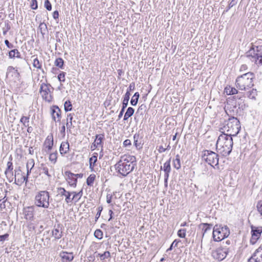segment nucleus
Here are the masks:
<instances>
[{
	"label": "nucleus",
	"mask_w": 262,
	"mask_h": 262,
	"mask_svg": "<svg viewBox=\"0 0 262 262\" xmlns=\"http://www.w3.org/2000/svg\"><path fill=\"white\" fill-rule=\"evenodd\" d=\"M136 164L135 156L124 155L121 157L120 160L115 165V167L118 173L125 177L133 171Z\"/></svg>",
	"instance_id": "nucleus-1"
},
{
	"label": "nucleus",
	"mask_w": 262,
	"mask_h": 262,
	"mask_svg": "<svg viewBox=\"0 0 262 262\" xmlns=\"http://www.w3.org/2000/svg\"><path fill=\"white\" fill-rule=\"evenodd\" d=\"M233 145L232 137L223 132L218 137L216 144V149L223 156L227 157L231 152Z\"/></svg>",
	"instance_id": "nucleus-2"
},
{
	"label": "nucleus",
	"mask_w": 262,
	"mask_h": 262,
	"mask_svg": "<svg viewBox=\"0 0 262 262\" xmlns=\"http://www.w3.org/2000/svg\"><path fill=\"white\" fill-rule=\"evenodd\" d=\"M255 75L252 72H248L238 76L235 81L236 87L240 90L246 91L254 86L253 79Z\"/></svg>",
	"instance_id": "nucleus-3"
},
{
	"label": "nucleus",
	"mask_w": 262,
	"mask_h": 262,
	"mask_svg": "<svg viewBox=\"0 0 262 262\" xmlns=\"http://www.w3.org/2000/svg\"><path fill=\"white\" fill-rule=\"evenodd\" d=\"M221 129L223 130L222 133L227 132V133L226 135L228 136L232 137L236 136L241 129L240 122L237 118L231 117L228 119L226 125Z\"/></svg>",
	"instance_id": "nucleus-4"
},
{
	"label": "nucleus",
	"mask_w": 262,
	"mask_h": 262,
	"mask_svg": "<svg viewBox=\"0 0 262 262\" xmlns=\"http://www.w3.org/2000/svg\"><path fill=\"white\" fill-rule=\"evenodd\" d=\"M202 158L212 167L219 168V155L215 152L209 150H204L202 151Z\"/></svg>",
	"instance_id": "nucleus-5"
},
{
	"label": "nucleus",
	"mask_w": 262,
	"mask_h": 262,
	"mask_svg": "<svg viewBox=\"0 0 262 262\" xmlns=\"http://www.w3.org/2000/svg\"><path fill=\"white\" fill-rule=\"evenodd\" d=\"M50 194L48 191H40L35 197V204L39 207L48 208L50 205Z\"/></svg>",
	"instance_id": "nucleus-6"
},
{
	"label": "nucleus",
	"mask_w": 262,
	"mask_h": 262,
	"mask_svg": "<svg viewBox=\"0 0 262 262\" xmlns=\"http://www.w3.org/2000/svg\"><path fill=\"white\" fill-rule=\"evenodd\" d=\"M230 234V230L227 226L222 227L216 225L213 229V238L214 241L218 242L227 237Z\"/></svg>",
	"instance_id": "nucleus-7"
},
{
	"label": "nucleus",
	"mask_w": 262,
	"mask_h": 262,
	"mask_svg": "<svg viewBox=\"0 0 262 262\" xmlns=\"http://www.w3.org/2000/svg\"><path fill=\"white\" fill-rule=\"evenodd\" d=\"M258 47L252 46L250 49L246 52V56L252 62L256 64L262 65V53H258Z\"/></svg>",
	"instance_id": "nucleus-8"
},
{
	"label": "nucleus",
	"mask_w": 262,
	"mask_h": 262,
	"mask_svg": "<svg viewBox=\"0 0 262 262\" xmlns=\"http://www.w3.org/2000/svg\"><path fill=\"white\" fill-rule=\"evenodd\" d=\"M47 80L46 82H42L40 89L39 93L41 94L43 99L48 102H51L53 97L51 93L53 92L54 88L50 83H47Z\"/></svg>",
	"instance_id": "nucleus-9"
},
{
	"label": "nucleus",
	"mask_w": 262,
	"mask_h": 262,
	"mask_svg": "<svg viewBox=\"0 0 262 262\" xmlns=\"http://www.w3.org/2000/svg\"><path fill=\"white\" fill-rule=\"evenodd\" d=\"M35 165L34 160L33 159H30L28 160L26 165L27 168V174H25L20 178H18L17 180H15L14 183L18 185L21 186L24 182L26 184L28 182V178L30 173H31V170L33 169Z\"/></svg>",
	"instance_id": "nucleus-10"
},
{
	"label": "nucleus",
	"mask_w": 262,
	"mask_h": 262,
	"mask_svg": "<svg viewBox=\"0 0 262 262\" xmlns=\"http://www.w3.org/2000/svg\"><path fill=\"white\" fill-rule=\"evenodd\" d=\"M229 253V248L222 242V245L215 250L212 252V257L216 260L221 261L224 259Z\"/></svg>",
	"instance_id": "nucleus-11"
},
{
	"label": "nucleus",
	"mask_w": 262,
	"mask_h": 262,
	"mask_svg": "<svg viewBox=\"0 0 262 262\" xmlns=\"http://www.w3.org/2000/svg\"><path fill=\"white\" fill-rule=\"evenodd\" d=\"M251 238L250 242L252 245H254L257 241L259 238L262 233V226H251Z\"/></svg>",
	"instance_id": "nucleus-12"
},
{
	"label": "nucleus",
	"mask_w": 262,
	"mask_h": 262,
	"mask_svg": "<svg viewBox=\"0 0 262 262\" xmlns=\"http://www.w3.org/2000/svg\"><path fill=\"white\" fill-rule=\"evenodd\" d=\"M52 119L55 122H60L61 111L57 105H53L50 108Z\"/></svg>",
	"instance_id": "nucleus-13"
},
{
	"label": "nucleus",
	"mask_w": 262,
	"mask_h": 262,
	"mask_svg": "<svg viewBox=\"0 0 262 262\" xmlns=\"http://www.w3.org/2000/svg\"><path fill=\"white\" fill-rule=\"evenodd\" d=\"M57 192L61 196H65V202L67 204L72 203L73 198H71V192L67 191L63 187L57 188Z\"/></svg>",
	"instance_id": "nucleus-14"
},
{
	"label": "nucleus",
	"mask_w": 262,
	"mask_h": 262,
	"mask_svg": "<svg viewBox=\"0 0 262 262\" xmlns=\"http://www.w3.org/2000/svg\"><path fill=\"white\" fill-rule=\"evenodd\" d=\"M64 174L66 177V180L68 181L69 184L72 187H76L77 179L76 178L75 173H73L70 171H66L64 172Z\"/></svg>",
	"instance_id": "nucleus-15"
},
{
	"label": "nucleus",
	"mask_w": 262,
	"mask_h": 262,
	"mask_svg": "<svg viewBox=\"0 0 262 262\" xmlns=\"http://www.w3.org/2000/svg\"><path fill=\"white\" fill-rule=\"evenodd\" d=\"M23 214L24 217L27 221L34 220V208L33 206H29L24 208Z\"/></svg>",
	"instance_id": "nucleus-16"
},
{
	"label": "nucleus",
	"mask_w": 262,
	"mask_h": 262,
	"mask_svg": "<svg viewBox=\"0 0 262 262\" xmlns=\"http://www.w3.org/2000/svg\"><path fill=\"white\" fill-rule=\"evenodd\" d=\"M13 163L11 160L7 162V168L5 171V174H6L7 179L9 180V182H11L13 179Z\"/></svg>",
	"instance_id": "nucleus-17"
},
{
	"label": "nucleus",
	"mask_w": 262,
	"mask_h": 262,
	"mask_svg": "<svg viewBox=\"0 0 262 262\" xmlns=\"http://www.w3.org/2000/svg\"><path fill=\"white\" fill-rule=\"evenodd\" d=\"M59 256L61 258L62 262H71L74 259V255L72 252L62 251L59 253Z\"/></svg>",
	"instance_id": "nucleus-18"
},
{
	"label": "nucleus",
	"mask_w": 262,
	"mask_h": 262,
	"mask_svg": "<svg viewBox=\"0 0 262 262\" xmlns=\"http://www.w3.org/2000/svg\"><path fill=\"white\" fill-rule=\"evenodd\" d=\"M7 77L11 75L12 77H13L16 79H18L20 77V74L17 69H15L12 66H9L7 68Z\"/></svg>",
	"instance_id": "nucleus-19"
},
{
	"label": "nucleus",
	"mask_w": 262,
	"mask_h": 262,
	"mask_svg": "<svg viewBox=\"0 0 262 262\" xmlns=\"http://www.w3.org/2000/svg\"><path fill=\"white\" fill-rule=\"evenodd\" d=\"M129 98L127 97V96H123V101H122V108L120 112V113L118 115V120L120 119L122 117L123 113L124 112L125 109L127 107L128 103Z\"/></svg>",
	"instance_id": "nucleus-20"
},
{
	"label": "nucleus",
	"mask_w": 262,
	"mask_h": 262,
	"mask_svg": "<svg viewBox=\"0 0 262 262\" xmlns=\"http://www.w3.org/2000/svg\"><path fill=\"white\" fill-rule=\"evenodd\" d=\"M69 147V143L68 141L62 142L59 147L60 154L62 156L67 154L70 149Z\"/></svg>",
	"instance_id": "nucleus-21"
},
{
	"label": "nucleus",
	"mask_w": 262,
	"mask_h": 262,
	"mask_svg": "<svg viewBox=\"0 0 262 262\" xmlns=\"http://www.w3.org/2000/svg\"><path fill=\"white\" fill-rule=\"evenodd\" d=\"M213 224L209 223H201L199 225V228L202 229V237H203L206 233L208 231L211 230Z\"/></svg>",
	"instance_id": "nucleus-22"
},
{
	"label": "nucleus",
	"mask_w": 262,
	"mask_h": 262,
	"mask_svg": "<svg viewBox=\"0 0 262 262\" xmlns=\"http://www.w3.org/2000/svg\"><path fill=\"white\" fill-rule=\"evenodd\" d=\"M38 224L37 221H35L34 220H29L27 223V227L29 231L31 232H36V227Z\"/></svg>",
	"instance_id": "nucleus-23"
},
{
	"label": "nucleus",
	"mask_w": 262,
	"mask_h": 262,
	"mask_svg": "<svg viewBox=\"0 0 262 262\" xmlns=\"http://www.w3.org/2000/svg\"><path fill=\"white\" fill-rule=\"evenodd\" d=\"M146 110V106L144 104H142L139 106L135 117V120L137 119V118L140 116H143Z\"/></svg>",
	"instance_id": "nucleus-24"
},
{
	"label": "nucleus",
	"mask_w": 262,
	"mask_h": 262,
	"mask_svg": "<svg viewBox=\"0 0 262 262\" xmlns=\"http://www.w3.org/2000/svg\"><path fill=\"white\" fill-rule=\"evenodd\" d=\"M45 145H46V147L48 149V151L52 149L53 146V137L52 136L50 137V136L47 137L45 142Z\"/></svg>",
	"instance_id": "nucleus-25"
},
{
	"label": "nucleus",
	"mask_w": 262,
	"mask_h": 262,
	"mask_svg": "<svg viewBox=\"0 0 262 262\" xmlns=\"http://www.w3.org/2000/svg\"><path fill=\"white\" fill-rule=\"evenodd\" d=\"M104 139V135H96L95 136V142L96 143V145L103 147V141Z\"/></svg>",
	"instance_id": "nucleus-26"
},
{
	"label": "nucleus",
	"mask_w": 262,
	"mask_h": 262,
	"mask_svg": "<svg viewBox=\"0 0 262 262\" xmlns=\"http://www.w3.org/2000/svg\"><path fill=\"white\" fill-rule=\"evenodd\" d=\"M172 164L174 168L177 170H179L181 168V164L180 156L178 154L176 156V158L173 159Z\"/></svg>",
	"instance_id": "nucleus-27"
},
{
	"label": "nucleus",
	"mask_w": 262,
	"mask_h": 262,
	"mask_svg": "<svg viewBox=\"0 0 262 262\" xmlns=\"http://www.w3.org/2000/svg\"><path fill=\"white\" fill-rule=\"evenodd\" d=\"M135 113V110L134 108L132 107H129L127 108L126 112L125 113L123 120L126 121L128 119V118L132 117Z\"/></svg>",
	"instance_id": "nucleus-28"
},
{
	"label": "nucleus",
	"mask_w": 262,
	"mask_h": 262,
	"mask_svg": "<svg viewBox=\"0 0 262 262\" xmlns=\"http://www.w3.org/2000/svg\"><path fill=\"white\" fill-rule=\"evenodd\" d=\"M8 56L9 58H14L15 57L21 58L20 53L17 49H12L9 51Z\"/></svg>",
	"instance_id": "nucleus-29"
},
{
	"label": "nucleus",
	"mask_w": 262,
	"mask_h": 262,
	"mask_svg": "<svg viewBox=\"0 0 262 262\" xmlns=\"http://www.w3.org/2000/svg\"><path fill=\"white\" fill-rule=\"evenodd\" d=\"M171 158H170L166 162L164 163L163 167L161 166L160 169H163L164 172H171L170 166Z\"/></svg>",
	"instance_id": "nucleus-30"
},
{
	"label": "nucleus",
	"mask_w": 262,
	"mask_h": 262,
	"mask_svg": "<svg viewBox=\"0 0 262 262\" xmlns=\"http://www.w3.org/2000/svg\"><path fill=\"white\" fill-rule=\"evenodd\" d=\"M58 228H55L52 231V235L56 239H58L60 238L62 236V232L61 231L59 232V230L58 228L59 227V225H58Z\"/></svg>",
	"instance_id": "nucleus-31"
},
{
	"label": "nucleus",
	"mask_w": 262,
	"mask_h": 262,
	"mask_svg": "<svg viewBox=\"0 0 262 262\" xmlns=\"http://www.w3.org/2000/svg\"><path fill=\"white\" fill-rule=\"evenodd\" d=\"M97 153L95 152L93 156L89 159L90 167L92 169L93 168L96 162L97 161Z\"/></svg>",
	"instance_id": "nucleus-32"
},
{
	"label": "nucleus",
	"mask_w": 262,
	"mask_h": 262,
	"mask_svg": "<svg viewBox=\"0 0 262 262\" xmlns=\"http://www.w3.org/2000/svg\"><path fill=\"white\" fill-rule=\"evenodd\" d=\"M73 194V197L72 198H73V200H75V202H77L79 201L83 194V191L82 189H81L79 192H76V191H72L71 192V195Z\"/></svg>",
	"instance_id": "nucleus-33"
},
{
	"label": "nucleus",
	"mask_w": 262,
	"mask_h": 262,
	"mask_svg": "<svg viewBox=\"0 0 262 262\" xmlns=\"http://www.w3.org/2000/svg\"><path fill=\"white\" fill-rule=\"evenodd\" d=\"M224 92L227 94V95H234L238 93V91L234 88L227 86L225 88L224 90Z\"/></svg>",
	"instance_id": "nucleus-34"
},
{
	"label": "nucleus",
	"mask_w": 262,
	"mask_h": 262,
	"mask_svg": "<svg viewBox=\"0 0 262 262\" xmlns=\"http://www.w3.org/2000/svg\"><path fill=\"white\" fill-rule=\"evenodd\" d=\"M140 97L139 92H136L130 100V104L133 106H136L138 102Z\"/></svg>",
	"instance_id": "nucleus-35"
},
{
	"label": "nucleus",
	"mask_w": 262,
	"mask_h": 262,
	"mask_svg": "<svg viewBox=\"0 0 262 262\" xmlns=\"http://www.w3.org/2000/svg\"><path fill=\"white\" fill-rule=\"evenodd\" d=\"M95 254L96 255L97 257H99L101 260H103L105 258L111 257V254L109 251H105L103 253H97L96 252H95Z\"/></svg>",
	"instance_id": "nucleus-36"
},
{
	"label": "nucleus",
	"mask_w": 262,
	"mask_h": 262,
	"mask_svg": "<svg viewBox=\"0 0 262 262\" xmlns=\"http://www.w3.org/2000/svg\"><path fill=\"white\" fill-rule=\"evenodd\" d=\"M73 115L72 114H69L67 115V122L66 126L67 127V129H70L72 126V120H73Z\"/></svg>",
	"instance_id": "nucleus-37"
},
{
	"label": "nucleus",
	"mask_w": 262,
	"mask_h": 262,
	"mask_svg": "<svg viewBox=\"0 0 262 262\" xmlns=\"http://www.w3.org/2000/svg\"><path fill=\"white\" fill-rule=\"evenodd\" d=\"M29 120H30V116H23L20 119V122L25 127L28 126L29 125Z\"/></svg>",
	"instance_id": "nucleus-38"
},
{
	"label": "nucleus",
	"mask_w": 262,
	"mask_h": 262,
	"mask_svg": "<svg viewBox=\"0 0 262 262\" xmlns=\"http://www.w3.org/2000/svg\"><path fill=\"white\" fill-rule=\"evenodd\" d=\"M11 23L9 20L5 21V26L3 28V34L6 35L9 30L11 29Z\"/></svg>",
	"instance_id": "nucleus-39"
},
{
	"label": "nucleus",
	"mask_w": 262,
	"mask_h": 262,
	"mask_svg": "<svg viewBox=\"0 0 262 262\" xmlns=\"http://www.w3.org/2000/svg\"><path fill=\"white\" fill-rule=\"evenodd\" d=\"M96 178L95 174H91L86 179V184L89 186H93Z\"/></svg>",
	"instance_id": "nucleus-40"
},
{
	"label": "nucleus",
	"mask_w": 262,
	"mask_h": 262,
	"mask_svg": "<svg viewBox=\"0 0 262 262\" xmlns=\"http://www.w3.org/2000/svg\"><path fill=\"white\" fill-rule=\"evenodd\" d=\"M54 64L60 69H63L64 60L60 57L57 58L55 61Z\"/></svg>",
	"instance_id": "nucleus-41"
},
{
	"label": "nucleus",
	"mask_w": 262,
	"mask_h": 262,
	"mask_svg": "<svg viewBox=\"0 0 262 262\" xmlns=\"http://www.w3.org/2000/svg\"><path fill=\"white\" fill-rule=\"evenodd\" d=\"M135 88V84L134 82H132L129 86L128 87L127 89V91H126V92L125 93V95H124V96H127V97H128V98H130V92L134 90Z\"/></svg>",
	"instance_id": "nucleus-42"
},
{
	"label": "nucleus",
	"mask_w": 262,
	"mask_h": 262,
	"mask_svg": "<svg viewBox=\"0 0 262 262\" xmlns=\"http://www.w3.org/2000/svg\"><path fill=\"white\" fill-rule=\"evenodd\" d=\"M140 137L139 134H135L134 135V144L137 148H140L142 147L141 143L138 142V139Z\"/></svg>",
	"instance_id": "nucleus-43"
},
{
	"label": "nucleus",
	"mask_w": 262,
	"mask_h": 262,
	"mask_svg": "<svg viewBox=\"0 0 262 262\" xmlns=\"http://www.w3.org/2000/svg\"><path fill=\"white\" fill-rule=\"evenodd\" d=\"M14 171H15V173H14L15 180H17V179L18 178H20L21 176L23 177L25 174L24 172L22 173L20 167H18L17 168H16L15 169Z\"/></svg>",
	"instance_id": "nucleus-44"
},
{
	"label": "nucleus",
	"mask_w": 262,
	"mask_h": 262,
	"mask_svg": "<svg viewBox=\"0 0 262 262\" xmlns=\"http://www.w3.org/2000/svg\"><path fill=\"white\" fill-rule=\"evenodd\" d=\"M64 109L66 112L71 111L72 109V105L70 100H67L64 103Z\"/></svg>",
	"instance_id": "nucleus-45"
},
{
	"label": "nucleus",
	"mask_w": 262,
	"mask_h": 262,
	"mask_svg": "<svg viewBox=\"0 0 262 262\" xmlns=\"http://www.w3.org/2000/svg\"><path fill=\"white\" fill-rule=\"evenodd\" d=\"M57 152L56 151L54 152L51 154L49 156V160L50 161L55 164L57 162Z\"/></svg>",
	"instance_id": "nucleus-46"
},
{
	"label": "nucleus",
	"mask_w": 262,
	"mask_h": 262,
	"mask_svg": "<svg viewBox=\"0 0 262 262\" xmlns=\"http://www.w3.org/2000/svg\"><path fill=\"white\" fill-rule=\"evenodd\" d=\"M94 236L96 238L101 239L103 238V232L100 229H97L94 232Z\"/></svg>",
	"instance_id": "nucleus-47"
},
{
	"label": "nucleus",
	"mask_w": 262,
	"mask_h": 262,
	"mask_svg": "<svg viewBox=\"0 0 262 262\" xmlns=\"http://www.w3.org/2000/svg\"><path fill=\"white\" fill-rule=\"evenodd\" d=\"M33 66L34 68H37L38 69H41V64L40 63L39 60L37 57H35L33 60Z\"/></svg>",
	"instance_id": "nucleus-48"
},
{
	"label": "nucleus",
	"mask_w": 262,
	"mask_h": 262,
	"mask_svg": "<svg viewBox=\"0 0 262 262\" xmlns=\"http://www.w3.org/2000/svg\"><path fill=\"white\" fill-rule=\"evenodd\" d=\"M39 28L40 30V32L42 35L45 34V33L43 32V31H47V26L44 23H41L39 26Z\"/></svg>",
	"instance_id": "nucleus-49"
},
{
	"label": "nucleus",
	"mask_w": 262,
	"mask_h": 262,
	"mask_svg": "<svg viewBox=\"0 0 262 262\" xmlns=\"http://www.w3.org/2000/svg\"><path fill=\"white\" fill-rule=\"evenodd\" d=\"M186 230L185 229H179L178 231V235L180 238H185L186 236Z\"/></svg>",
	"instance_id": "nucleus-50"
},
{
	"label": "nucleus",
	"mask_w": 262,
	"mask_h": 262,
	"mask_svg": "<svg viewBox=\"0 0 262 262\" xmlns=\"http://www.w3.org/2000/svg\"><path fill=\"white\" fill-rule=\"evenodd\" d=\"M66 73L64 72H61L57 76L58 80L61 82L65 81V76Z\"/></svg>",
	"instance_id": "nucleus-51"
},
{
	"label": "nucleus",
	"mask_w": 262,
	"mask_h": 262,
	"mask_svg": "<svg viewBox=\"0 0 262 262\" xmlns=\"http://www.w3.org/2000/svg\"><path fill=\"white\" fill-rule=\"evenodd\" d=\"M180 241L179 239H175L172 243V244H171V245L170 246L169 248L167 249V250H166L167 252L169 251H171L172 250L173 248V247H177L178 246V244L179 243V242H180Z\"/></svg>",
	"instance_id": "nucleus-52"
},
{
	"label": "nucleus",
	"mask_w": 262,
	"mask_h": 262,
	"mask_svg": "<svg viewBox=\"0 0 262 262\" xmlns=\"http://www.w3.org/2000/svg\"><path fill=\"white\" fill-rule=\"evenodd\" d=\"M170 172H164V187L167 188L168 186V180Z\"/></svg>",
	"instance_id": "nucleus-53"
},
{
	"label": "nucleus",
	"mask_w": 262,
	"mask_h": 262,
	"mask_svg": "<svg viewBox=\"0 0 262 262\" xmlns=\"http://www.w3.org/2000/svg\"><path fill=\"white\" fill-rule=\"evenodd\" d=\"M45 166V164L42 163L41 164V166L42 167H41V169L42 170V172L46 174L47 175L49 178H50L51 177V174H49V171H48V168L47 167H46V166Z\"/></svg>",
	"instance_id": "nucleus-54"
},
{
	"label": "nucleus",
	"mask_w": 262,
	"mask_h": 262,
	"mask_svg": "<svg viewBox=\"0 0 262 262\" xmlns=\"http://www.w3.org/2000/svg\"><path fill=\"white\" fill-rule=\"evenodd\" d=\"M44 6L48 11H51L52 10V5L49 0H45Z\"/></svg>",
	"instance_id": "nucleus-55"
},
{
	"label": "nucleus",
	"mask_w": 262,
	"mask_h": 262,
	"mask_svg": "<svg viewBox=\"0 0 262 262\" xmlns=\"http://www.w3.org/2000/svg\"><path fill=\"white\" fill-rule=\"evenodd\" d=\"M237 3V2L235 0H232L229 4L228 7L226 10L224 11V12H228L233 6H234Z\"/></svg>",
	"instance_id": "nucleus-56"
},
{
	"label": "nucleus",
	"mask_w": 262,
	"mask_h": 262,
	"mask_svg": "<svg viewBox=\"0 0 262 262\" xmlns=\"http://www.w3.org/2000/svg\"><path fill=\"white\" fill-rule=\"evenodd\" d=\"M102 210H103V207L101 206H99L97 208V212L96 216H95V221H97L98 220V219L99 218V217L100 216Z\"/></svg>",
	"instance_id": "nucleus-57"
},
{
	"label": "nucleus",
	"mask_w": 262,
	"mask_h": 262,
	"mask_svg": "<svg viewBox=\"0 0 262 262\" xmlns=\"http://www.w3.org/2000/svg\"><path fill=\"white\" fill-rule=\"evenodd\" d=\"M258 253H256V250L252 254V257H253V262H261L260 258H259L258 256Z\"/></svg>",
	"instance_id": "nucleus-58"
},
{
	"label": "nucleus",
	"mask_w": 262,
	"mask_h": 262,
	"mask_svg": "<svg viewBox=\"0 0 262 262\" xmlns=\"http://www.w3.org/2000/svg\"><path fill=\"white\" fill-rule=\"evenodd\" d=\"M31 9L36 10L38 8L37 0H32L30 4Z\"/></svg>",
	"instance_id": "nucleus-59"
},
{
	"label": "nucleus",
	"mask_w": 262,
	"mask_h": 262,
	"mask_svg": "<svg viewBox=\"0 0 262 262\" xmlns=\"http://www.w3.org/2000/svg\"><path fill=\"white\" fill-rule=\"evenodd\" d=\"M256 94V90L252 89L251 91L248 92V97L251 98H255V96Z\"/></svg>",
	"instance_id": "nucleus-60"
},
{
	"label": "nucleus",
	"mask_w": 262,
	"mask_h": 262,
	"mask_svg": "<svg viewBox=\"0 0 262 262\" xmlns=\"http://www.w3.org/2000/svg\"><path fill=\"white\" fill-rule=\"evenodd\" d=\"M256 207H257L258 212L260 214V215L262 216V201H259L257 203Z\"/></svg>",
	"instance_id": "nucleus-61"
},
{
	"label": "nucleus",
	"mask_w": 262,
	"mask_h": 262,
	"mask_svg": "<svg viewBox=\"0 0 262 262\" xmlns=\"http://www.w3.org/2000/svg\"><path fill=\"white\" fill-rule=\"evenodd\" d=\"M131 145V141L129 139H126L123 143V146L124 147H130Z\"/></svg>",
	"instance_id": "nucleus-62"
},
{
	"label": "nucleus",
	"mask_w": 262,
	"mask_h": 262,
	"mask_svg": "<svg viewBox=\"0 0 262 262\" xmlns=\"http://www.w3.org/2000/svg\"><path fill=\"white\" fill-rule=\"evenodd\" d=\"M9 235L8 233H5L3 235H0V242H3L8 239Z\"/></svg>",
	"instance_id": "nucleus-63"
},
{
	"label": "nucleus",
	"mask_w": 262,
	"mask_h": 262,
	"mask_svg": "<svg viewBox=\"0 0 262 262\" xmlns=\"http://www.w3.org/2000/svg\"><path fill=\"white\" fill-rule=\"evenodd\" d=\"M5 44L7 47V48L9 49H12L14 47L13 45L7 39H6L5 40Z\"/></svg>",
	"instance_id": "nucleus-64"
}]
</instances>
